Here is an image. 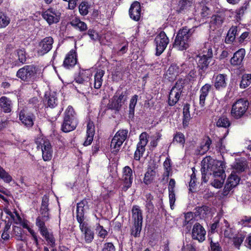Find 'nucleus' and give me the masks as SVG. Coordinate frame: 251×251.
Returning a JSON list of instances; mask_svg holds the SVG:
<instances>
[{
	"label": "nucleus",
	"instance_id": "a878e982",
	"mask_svg": "<svg viewBox=\"0 0 251 251\" xmlns=\"http://www.w3.org/2000/svg\"><path fill=\"white\" fill-rule=\"evenodd\" d=\"M156 169L155 166L152 168H148L144 178V182L146 184H151L154 179L156 173Z\"/></svg>",
	"mask_w": 251,
	"mask_h": 251
},
{
	"label": "nucleus",
	"instance_id": "b1692460",
	"mask_svg": "<svg viewBox=\"0 0 251 251\" xmlns=\"http://www.w3.org/2000/svg\"><path fill=\"white\" fill-rule=\"evenodd\" d=\"M88 202L86 200H83L78 203L76 207V217L79 223L83 222L84 214V206Z\"/></svg>",
	"mask_w": 251,
	"mask_h": 251
},
{
	"label": "nucleus",
	"instance_id": "680f3d73",
	"mask_svg": "<svg viewBox=\"0 0 251 251\" xmlns=\"http://www.w3.org/2000/svg\"><path fill=\"white\" fill-rule=\"evenodd\" d=\"M97 230L98 231L99 236L101 238H105L107 234V232L106 230L103 228L102 226H99L97 227Z\"/></svg>",
	"mask_w": 251,
	"mask_h": 251
},
{
	"label": "nucleus",
	"instance_id": "ddd939ff",
	"mask_svg": "<svg viewBox=\"0 0 251 251\" xmlns=\"http://www.w3.org/2000/svg\"><path fill=\"white\" fill-rule=\"evenodd\" d=\"M53 42V39L51 37H46L43 39L38 45V54L43 55L49 52L52 48Z\"/></svg>",
	"mask_w": 251,
	"mask_h": 251
},
{
	"label": "nucleus",
	"instance_id": "37998d69",
	"mask_svg": "<svg viewBox=\"0 0 251 251\" xmlns=\"http://www.w3.org/2000/svg\"><path fill=\"white\" fill-rule=\"evenodd\" d=\"M185 83V81L184 79L182 78L176 81L175 85L172 88V89L181 94L183 92Z\"/></svg>",
	"mask_w": 251,
	"mask_h": 251
},
{
	"label": "nucleus",
	"instance_id": "4468645a",
	"mask_svg": "<svg viewBox=\"0 0 251 251\" xmlns=\"http://www.w3.org/2000/svg\"><path fill=\"white\" fill-rule=\"evenodd\" d=\"M43 18L50 24L57 23L59 20V13L52 8H50L42 14Z\"/></svg>",
	"mask_w": 251,
	"mask_h": 251
},
{
	"label": "nucleus",
	"instance_id": "473e14b6",
	"mask_svg": "<svg viewBox=\"0 0 251 251\" xmlns=\"http://www.w3.org/2000/svg\"><path fill=\"white\" fill-rule=\"evenodd\" d=\"M193 2L188 0H181L179 2L178 8L176 10L178 13H182L192 6Z\"/></svg>",
	"mask_w": 251,
	"mask_h": 251
},
{
	"label": "nucleus",
	"instance_id": "338daca9",
	"mask_svg": "<svg viewBox=\"0 0 251 251\" xmlns=\"http://www.w3.org/2000/svg\"><path fill=\"white\" fill-rule=\"evenodd\" d=\"M233 188V187L230 186L229 184L226 183L223 191V195L224 196H227L229 192Z\"/></svg>",
	"mask_w": 251,
	"mask_h": 251
},
{
	"label": "nucleus",
	"instance_id": "f704fd0d",
	"mask_svg": "<svg viewBox=\"0 0 251 251\" xmlns=\"http://www.w3.org/2000/svg\"><path fill=\"white\" fill-rule=\"evenodd\" d=\"M226 84V75L220 74L216 76L214 86L217 89L225 87Z\"/></svg>",
	"mask_w": 251,
	"mask_h": 251
},
{
	"label": "nucleus",
	"instance_id": "c85d7f7f",
	"mask_svg": "<svg viewBox=\"0 0 251 251\" xmlns=\"http://www.w3.org/2000/svg\"><path fill=\"white\" fill-rule=\"evenodd\" d=\"M218 162L220 164H218L219 166H216L214 167L215 168H213V173L212 176L214 177L220 176L223 177L224 176H225L224 171L225 165L224 163L222 161L218 160Z\"/></svg>",
	"mask_w": 251,
	"mask_h": 251
},
{
	"label": "nucleus",
	"instance_id": "dca6fc26",
	"mask_svg": "<svg viewBox=\"0 0 251 251\" xmlns=\"http://www.w3.org/2000/svg\"><path fill=\"white\" fill-rule=\"evenodd\" d=\"M129 13L131 18L136 21H139L141 14L140 3L138 1H134L130 6Z\"/></svg>",
	"mask_w": 251,
	"mask_h": 251
},
{
	"label": "nucleus",
	"instance_id": "e2e57ef3",
	"mask_svg": "<svg viewBox=\"0 0 251 251\" xmlns=\"http://www.w3.org/2000/svg\"><path fill=\"white\" fill-rule=\"evenodd\" d=\"M123 176L132 177V171L129 167L126 166L124 168Z\"/></svg>",
	"mask_w": 251,
	"mask_h": 251
},
{
	"label": "nucleus",
	"instance_id": "f03ea898",
	"mask_svg": "<svg viewBox=\"0 0 251 251\" xmlns=\"http://www.w3.org/2000/svg\"><path fill=\"white\" fill-rule=\"evenodd\" d=\"M77 125L75 113L72 107H68L65 113L62 130L68 132L74 130Z\"/></svg>",
	"mask_w": 251,
	"mask_h": 251
},
{
	"label": "nucleus",
	"instance_id": "9d476101",
	"mask_svg": "<svg viewBox=\"0 0 251 251\" xmlns=\"http://www.w3.org/2000/svg\"><path fill=\"white\" fill-rule=\"evenodd\" d=\"M148 134L146 132H143L139 137L140 141L137 145V149L134 153V159L139 160L145 151V147L148 142Z\"/></svg>",
	"mask_w": 251,
	"mask_h": 251
},
{
	"label": "nucleus",
	"instance_id": "79ce46f5",
	"mask_svg": "<svg viewBox=\"0 0 251 251\" xmlns=\"http://www.w3.org/2000/svg\"><path fill=\"white\" fill-rule=\"evenodd\" d=\"M230 125L229 120L225 116H222L218 120L216 126L218 127L226 128Z\"/></svg>",
	"mask_w": 251,
	"mask_h": 251
},
{
	"label": "nucleus",
	"instance_id": "c03bdc74",
	"mask_svg": "<svg viewBox=\"0 0 251 251\" xmlns=\"http://www.w3.org/2000/svg\"><path fill=\"white\" fill-rule=\"evenodd\" d=\"M0 177L4 182L9 183L12 181V177L1 166H0Z\"/></svg>",
	"mask_w": 251,
	"mask_h": 251
},
{
	"label": "nucleus",
	"instance_id": "49530a36",
	"mask_svg": "<svg viewBox=\"0 0 251 251\" xmlns=\"http://www.w3.org/2000/svg\"><path fill=\"white\" fill-rule=\"evenodd\" d=\"M173 141H176L184 146L185 142L184 134L181 132H177L174 137Z\"/></svg>",
	"mask_w": 251,
	"mask_h": 251
},
{
	"label": "nucleus",
	"instance_id": "f3484780",
	"mask_svg": "<svg viewBox=\"0 0 251 251\" xmlns=\"http://www.w3.org/2000/svg\"><path fill=\"white\" fill-rule=\"evenodd\" d=\"M80 228L84 234V238L86 243H91L94 239V233L88 225L84 222L79 223Z\"/></svg>",
	"mask_w": 251,
	"mask_h": 251
},
{
	"label": "nucleus",
	"instance_id": "a211bd4d",
	"mask_svg": "<svg viewBox=\"0 0 251 251\" xmlns=\"http://www.w3.org/2000/svg\"><path fill=\"white\" fill-rule=\"evenodd\" d=\"M132 219L133 225H141L143 223L142 212L137 205H134L132 208Z\"/></svg>",
	"mask_w": 251,
	"mask_h": 251
},
{
	"label": "nucleus",
	"instance_id": "e433bc0d",
	"mask_svg": "<svg viewBox=\"0 0 251 251\" xmlns=\"http://www.w3.org/2000/svg\"><path fill=\"white\" fill-rule=\"evenodd\" d=\"M70 24L74 27L78 28L81 31H85L87 29L86 24L76 18L73 20Z\"/></svg>",
	"mask_w": 251,
	"mask_h": 251
},
{
	"label": "nucleus",
	"instance_id": "5701e85b",
	"mask_svg": "<svg viewBox=\"0 0 251 251\" xmlns=\"http://www.w3.org/2000/svg\"><path fill=\"white\" fill-rule=\"evenodd\" d=\"M20 120L25 126L30 127L33 125L32 115H29L25 113V110H22L19 114Z\"/></svg>",
	"mask_w": 251,
	"mask_h": 251
},
{
	"label": "nucleus",
	"instance_id": "c9c22d12",
	"mask_svg": "<svg viewBox=\"0 0 251 251\" xmlns=\"http://www.w3.org/2000/svg\"><path fill=\"white\" fill-rule=\"evenodd\" d=\"M195 222L193 215L191 212L187 213L185 215V220L183 222V225L186 226V228L189 231L191 227V225Z\"/></svg>",
	"mask_w": 251,
	"mask_h": 251
},
{
	"label": "nucleus",
	"instance_id": "f8f14e48",
	"mask_svg": "<svg viewBox=\"0 0 251 251\" xmlns=\"http://www.w3.org/2000/svg\"><path fill=\"white\" fill-rule=\"evenodd\" d=\"M205 234L206 231L203 226L199 223H195L192 229V239L201 242L205 240Z\"/></svg>",
	"mask_w": 251,
	"mask_h": 251
},
{
	"label": "nucleus",
	"instance_id": "de8ad7c7",
	"mask_svg": "<svg viewBox=\"0 0 251 251\" xmlns=\"http://www.w3.org/2000/svg\"><path fill=\"white\" fill-rule=\"evenodd\" d=\"M89 6L87 2H82L79 6V11L81 15H86L88 13Z\"/></svg>",
	"mask_w": 251,
	"mask_h": 251
},
{
	"label": "nucleus",
	"instance_id": "4d7b16f0",
	"mask_svg": "<svg viewBox=\"0 0 251 251\" xmlns=\"http://www.w3.org/2000/svg\"><path fill=\"white\" fill-rule=\"evenodd\" d=\"M48 105L50 107H54L56 105V99L54 96H50L47 98Z\"/></svg>",
	"mask_w": 251,
	"mask_h": 251
},
{
	"label": "nucleus",
	"instance_id": "5fc2aeb1",
	"mask_svg": "<svg viewBox=\"0 0 251 251\" xmlns=\"http://www.w3.org/2000/svg\"><path fill=\"white\" fill-rule=\"evenodd\" d=\"M19 60L22 63H24L26 61L25 53V50H19L17 51Z\"/></svg>",
	"mask_w": 251,
	"mask_h": 251
},
{
	"label": "nucleus",
	"instance_id": "6e6552de",
	"mask_svg": "<svg viewBox=\"0 0 251 251\" xmlns=\"http://www.w3.org/2000/svg\"><path fill=\"white\" fill-rule=\"evenodd\" d=\"M35 143L37 148L42 149L43 159L45 161L50 160L52 157V150L49 141L40 137L36 139Z\"/></svg>",
	"mask_w": 251,
	"mask_h": 251
},
{
	"label": "nucleus",
	"instance_id": "4c0bfd02",
	"mask_svg": "<svg viewBox=\"0 0 251 251\" xmlns=\"http://www.w3.org/2000/svg\"><path fill=\"white\" fill-rule=\"evenodd\" d=\"M240 177L235 174H231L228 177L226 183L233 188L235 187L239 183Z\"/></svg>",
	"mask_w": 251,
	"mask_h": 251
},
{
	"label": "nucleus",
	"instance_id": "393cba45",
	"mask_svg": "<svg viewBox=\"0 0 251 251\" xmlns=\"http://www.w3.org/2000/svg\"><path fill=\"white\" fill-rule=\"evenodd\" d=\"M245 54L244 49H241L237 51L230 60L231 64L233 65H240L244 58Z\"/></svg>",
	"mask_w": 251,
	"mask_h": 251
},
{
	"label": "nucleus",
	"instance_id": "bb28decb",
	"mask_svg": "<svg viewBox=\"0 0 251 251\" xmlns=\"http://www.w3.org/2000/svg\"><path fill=\"white\" fill-rule=\"evenodd\" d=\"M0 106L4 112H10L11 110V101L6 97H2L0 98Z\"/></svg>",
	"mask_w": 251,
	"mask_h": 251
},
{
	"label": "nucleus",
	"instance_id": "6ab92c4d",
	"mask_svg": "<svg viewBox=\"0 0 251 251\" xmlns=\"http://www.w3.org/2000/svg\"><path fill=\"white\" fill-rule=\"evenodd\" d=\"M76 57L75 52L71 50L66 55L64 61L63 65L67 69L74 67L76 63Z\"/></svg>",
	"mask_w": 251,
	"mask_h": 251
},
{
	"label": "nucleus",
	"instance_id": "c756f323",
	"mask_svg": "<svg viewBox=\"0 0 251 251\" xmlns=\"http://www.w3.org/2000/svg\"><path fill=\"white\" fill-rule=\"evenodd\" d=\"M201 56L212 60L213 52L212 46L209 43H206L204 47L201 49Z\"/></svg>",
	"mask_w": 251,
	"mask_h": 251
},
{
	"label": "nucleus",
	"instance_id": "1a4fd4ad",
	"mask_svg": "<svg viewBox=\"0 0 251 251\" xmlns=\"http://www.w3.org/2000/svg\"><path fill=\"white\" fill-rule=\"evenodd\" d=\"M156 45V53L157 56L160 55L165 50L169 40L165 33L161 31L155 38Z\"/></svg>",
	"mask_w": 251,
	"mask_h": 251
},
{
	"label": "nucleus",
	"instance_id": "4be33fe9",
	"mask_svg": "<svg viewBox=\"0 0 251 251\" xmlns=\"http://www.w3.org/2000/svg\"><path fill=\"white\" fill-rule=\"evenodd\" d=\"M197 57L199 58L198 67L199 68L200 74L202 75V73L206 71L212 60L203 57L201 56V54L198 55Z\"/></svg>",
	"mask_w": 251,
	"mask_h": 251
},
{
	"label": "nucleus",
	"instance_id": "a18cd8bd",
	"mask_svg": "<svg viewBox=\"0 0 251 251\" xmlns=\"http://www.w3.org/2000/svg\"><path fill=\"white\" fill-rule=\"evenodd\" d=\"M137 95H134L131 99L129 104V114L131 115H133L134 113V108L137 103Z\"/></svg>",
	"mask_w": 251,
	"mask_h": 251
},
{
	"label": "nucleus",
	"instance_id": "603ef678",
	"mask_svg": "<svg viewBox=\"0 0 251 251\" xmlns=\"http://www.w3.org/2000/svg\"><path fill=\"white\" fill-rule=\"evenodd\" d=\"M244 239V237L242 235H238L234 237L233 239V242L234 246L239 248V246L242 243Z\"/></svg>",
	"mask_w": 251,
	"mask_h": 251
},
{
	"label": "nucleus",
	"instance_id": "2eb2a0df",
	"mask_svg": "<svg viewBox=\"0 0 251 251\" xmlns=\"http://www.w3.org/2000/svg\"><path fill=\"white\" fill-rule=\"evenodd\" d=\"M41 234L44 237L48 243L52 247L55 245V239L52 233L49 232L48 229L45 224L41 223L37 226Z\"/></svg>",
	"mask_w": 251,
	"mask_h": 251
},
{
	"label": "nucleus",
	"instance_id": "72a5a7b5",
	"mask_svg": "<svg viewBox=\"0 0 251 251\" xmlns=\"http://www.w3.org/2000/svg\"><path fill=\"white\" fill-rule=\"evenodd\" d=\"M104 74L103 70H98L95 75L94 88L99 89L100 88L102 83V77Z\"/></svg>",
	"mask_w": 251,
	"mask_h": 251
},
{
	"label": "nucleus",
	"instance_id": "052dcab7",
	"mask_svg": "<svg viewBox=\"0 0 251 251\" xmlns=\"http://www.w3.org/2000/svg\"><path fill=\"white\" fill-rule=\"evenodd\" d=\"M210 247L211 251H222L218 242L214 243L212 240H211Z\"/></svg>",
	"mask_w": 251,
	"mask_h": 251
},
{
	"label": "nucleus",
	"instance_id": "69168bd1",
	"mask_svg": "<svg viewBox=\"0 0 251 251\" xmlns=\"http://www.w3.org/2000/svg\"><path fill=\"white\" fill-rule=\"evenodd\" d=\"M169 200L170 205L172 207L176 201L175 191H169Z\"/></svg>",
	"mask_w": 251,
	"mask_h": 251
},
{
	"label": "nucleus",
	"instance_id": "8fccbe9b",
	"mask_svg": "<svg viewBox=\"0 0 251 251\" xmlns=\"http://www.w3.org/2000/svg\"><path fill=\"white\" fill-rule=\"evenodd\" d=\"M9 22L8 17L3 14H0V28L6 26L9 24Z\"/></svg>",
	"mask_w": 251,
	"mask_h": 251
},
{
	"label": "nucleus",
	"instance_id": "0eeeda50",
	"mask_svg": "<svg viewBox=\"0 0 251 251\" xmlns=\"http://www.w3.org/2000/svg\"><path fill=\"white\" fill-rule=\"evenodd\" d=\"M128 130L122 129L119 130L112 138L110 147L112 152H117L119 151L121 146L127 137Z\"/></svg>",
	"mask_w": 251,
	"mask_h": 251
},
{
	"label": "nucleus",
	"instance_id": "39448f33",
	"mask_svg": "<svg viewBox=\"0 0 251 251\" xmlns=\"http://www.w3.org/2000/svg\"><path fill=\"white\" fill-rule=\"evenodd\" d=\"M249 106V102L244 99L237 100L232 106L231 116L235 119H239L243 116Z\"/></svg>",
	"mask_w": 251,
	"mask_h": 251
},
{
	"label": "nucleus",
	"instance_id": "7ed1b4c3",
	"mask_svg": "<svg viewBox=\"0 0 251 251\" xmlns=\"http://www.w3.org/2000/svg\"><path fill=\"white\" fill-rule=\"evenodd\" d=\"M201 172L202 179L204 182H206L210 176H212L213 173V168L220 164L218 160H214L210 157L204 158L201 161Z\"/></svg>",
	"mask_w": 251,
	"mask_h": 251
},
{
	"label": "nucleus",
	"instance_id": "0e129e2a",
	"mask_svg": "<svg viewBox=\"0 0 251 251\" xmlns=\"http://www.w3.org/2000/svg\"><path fill=\"white\" fill-rule=\"evenodd\" d=\"M171 160L169 158H167L163 163L165 171L171 172L172 170L171 166Z\"/></svg>",
	"mask_w": 251,
	"mask_h": 251
},
{
	"label": "nucleus",
	"instance_id": "cd10ccee",
	"mask_svg": "<svg viewBox=\"0 0 251 251\" xmlns=\"http://www.w3.org/2000/svg\"><path fill=\"white\" fill-rule=\"evenodd\" d=\"M181 94L173 89L171 90L168 98V104L170 106L175 105L178 101Z\"/></svg>",
	"mask_w": 251,
	"mask_h": 251
},
{
	"label": "nucleus",
	"instance_id": "bf43d9fd",
	"mask_svg": "<svg viewBox=\"0 0 251 251\" xmlns=\"http://www.w3.org/2000/svg\"><path fill=\"white\" fill-rule=\"evenodd\" d=\"M102 251H115V248L112 243H107L104 244Z\"/></svg>",
	"mask_w": 251,
	"mask_h": 251
},
{
	"label": "nucleus",
	"instance_id": "f257e3e1",
	"mask_svg": "<svg viewBox=\"0 0 251 251\" xmlns=\"http://www.w3.org/2000/svg\"><path fill=\"white\" fill-rule=\"evenodd\" d=\"M193 31V30L189 29L187 27L180 29L176 37L174 47L180 50L187 49L189 46L190 37Z\"/></svg>",
	"mask_w": 251,
	"mask_h": 251
},
{
	"label": "nucleus",
	"instance_id": "9b49d317",
	"mask_svg": "<svg viewBox=\"0 0 251 251\" xmlns=\"http://www.w3.org/2000/svg\"><path fill=\"white\" fill-rule=\"evenodd\" d=\"M127 99V96L122 93L119 96L115 95L109 100L107 108L108 109L119 111L122 105Z\"/></svg>",
	"mask_w": 251,
	"mask_h": 251
},
{
	"label": "nucleus",
	"instance_id": "3c124183",
	"mask_svg": "<svg viewBox=\"0 0 251 251\" xmlns=\"http://www.w3.org/2000/svg\"><path fill=\"white\" fill-rule=\"evenodd\" d=\"M141 225H133L131 229V234L136 237L139 236L142 229Z\"/></svg>",
	"mask_w": 251,
	"mask_h": 251
},
{
	"label": "nucleus",
	"instance_id": "774afa93",
	"mask_svg": "<svg viewBox=\"0 0 251 251\" xmlns=\"http://www.w3.org/2000/svg\"><path fill=\"white\" fill-rule=\"evenodd\" d=\"M82 73H79V75L75 77V82L78 84H83L85 80L82 76Z\"/></svg>",
	"mask_w": 251,
	"mask_h": 251
},
{
	"label": "nucleus",
	"instance_id": "a19ab883",
	"mask_svg": "<svg viewBox=\"0 0 251 251\" xmlns=\"http://www.w3.org/2000/svg\"><path fill=\"white\" fill-rule=\"evenodd\" d=\"M133 177L131 176H123L122 181L123 185L122 190L126 191L131 186Z\"/></svg>",
	"mask_w": 251,
	"mask_h": 251
},
{
	"label": "nucleus",
	"instance_id": "7c9ffc66",
	"mask_svg": "<svg viewBox=\"0 0 251 251\" xmlns=\"http://www.w3.org/2000/svg\"><path fill=\"white\" fill-rule=\"evenodd\" d=\"M247 167V162L244 158L237 159L234 165V169L237 173L244 172Z\"/></svg>",
	"mask_w": 251,
	"mask_h": 251
},
{
	"label": "nucleus",
	"instance_id": "13d9d810",
	"mask_svg": "<svg viewBox=\"0 0 251 251\" xmlns=\"http://www.w3.org/2000/svg\"><path fill=\"white\" fill-rule=\"evenodd\" d=\"M248 3L245 2L238 10H236V13L239 17L244 15L245 11H246L248 8Z\"/></svg>",
	"mask_w": 251,
	"mask_h": 251
},
{
	"label": "nucleus",
	"instance_id": "aec40b11",
	"mask_svg": "<svg viewBox=\"0 0 251 251\" xmlns=\"http://www.w3.org/2000/svg\"><path fill=\"white\" fill-rule=\"evenodd\" d=\"M179 73V68L176 64H172L168 69L165 77L170 81L175 80Z\"/></svg>",
	"mask_w": 251,
	"mask_h": 251
},
{
	"label": "nucleus",
	"instance_id": "ea45409f",
	"mask_svg": "<svg viewBox=\"0 0 251 251\" xmlns=\"http://www.w3.org/2000/svg\"><path fill=\"white\" fill-rule=\"evenodd\" d=\"M251 83V74L244 75L240 84L241 88H245Z\"/></svg>",
	"mask_w": 251,
	"mask_h": 251
},
{
	"label": "nucleus",
	"instance_id": "09e8293b",
	"mask_svg": "<svg viewBox=\"0 0 251 251\" xmlns=\"http://www.w3.org/2000/svg\"><path fill=\"white\" fill-rule=\"evenodd\" d=\"M224 20V18L221 15H213L211 17V22L213 24H215L217 26H220Z\"/></svg>",
	"mask_w": 251,
	"mask_h": 251
},
{
	"label": "nucleus",
	"instance_id": "412c9836",
	"mask_svg": "<svg viewBox=\"0 0 251 251\" xmlns=\"http://www.w3.org/2000/svg\"><path fill=\"white\" fill-rule=\"evenodd\" d=\"M95 127L93 123L89 121L87 126V139L84 143V146L89 145L93 140L95 134Z\"/></svg>",
	"mask_w": 251,
	"mask_h": 251
},
{
	"label": "nucleus",
	"instance_id": "864d4df0",
	"mask_svg": "<svg viewBox=\"0 0 251 251\" xmlns=\"http://www.w3.org/2000/svg\"><path fill=\"white\" fill-rule=\"evenodd\" d=\"M225 176L223 177H217L216 178H219L218 179H215L213 182L212 183V184L213 186L216 188H221L222 186L224 177Z\"/></svg>",
	"mask_w": 251,
	"mask_h": 251
},
{
	"label": "nucleus",
	"instance_id": "2f4dec72",
	"mask_svg": "<svg viewBox=\"0 0 251 251\" xmlns=\"http://www.w3.org/2000/svg\"><path fill=\"white\" fill-rule=\"evenodd\" d=\"M238 35L237 26H232L229 30L225 41L226 43L232 42L235 39L236 36Z\"/></svg>",
	"mask_w": 251,
	"mask_h": 251
},
{
	"label": "nucleus",
	"instance_id": "423d86ee",
	"mask_svg": "<svg viewBox=\"0 0 251 251\" xmlns=\"http://www.w3.org/2000/svg\"><path fill=\"white\" fill-rule=\"evenodd\" d=\"M49 199L44 196L42 198L41 206L40 209V216L36 220V225L39 226L40 224H45V222L50 219L49 208Z\"/></svg>",
	"mask_w": 251,
	"mask_h": 251
},
{
	"label": "nucleus",
	"instance_id": "6e6d98bb",
	"mask_svg": "<svg viewBox=\"0 0 251 251\" xmlns=\"http://www.w3.org/2000/svg\"><path fill=\"white\" fill-rule=\"evenodd\" d=\"M211 86L208 84H205L201 89V95L207 96L211 89Z\"/></svg>",
	"mask_w": 251,
	"mask_h": 251
},
{
	"label": "nucleus",
	"instance_id": "20e7f679",
	"mask_svg": "<svg viewBox=\"0 0 251 251\" xmlns=\"http://www.w3.org/2000/svg\"><path fill=\"white\" fill-rule=\"evenodd\" d=\"M37 71L38 68L36 66L26 65L18 71L17 76L24 81H33L35 78Z\"/></svg>",
	"mask_w": 251,
	"mask_h": 251
},
{
	"label": "nucleus",
	"instance_id": "58836bf2",
	"mask_svg": "<svg viewBox=\"0 0 251 251\" xmlns=\"http://www.w3.org/2000/svg\"><path fill=\"white\" fill-rule=\"evenodd\" d=\"M190 105L188 104H185L183 108V126H187L188 123L190 119V114L189 112Z\"/></svg>",
	"mask_w": 251,
	"mask_h": 251
}]
</instances>
